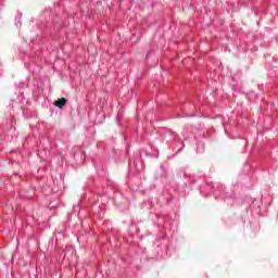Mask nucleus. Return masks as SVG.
Instances as JSON below:
<instances>
[{
	"label": "nucleus",
	"mask_w": 278,
	"mask_h": 278,
	"mask_svg": "<svg viewBox=\"0 0 278 278\" xmlns=\"http://www.w3.org/2000/svg\"><path fill=\"white\" fill-rule=\"evenodd\" d=\"M66 103H68V100L66 98H61V99L54 101L53 105L55 108H60V110H62V108H64L66 105Z\"/></svg>",
	"instance_id": "obj_1"
}]
</instances>
